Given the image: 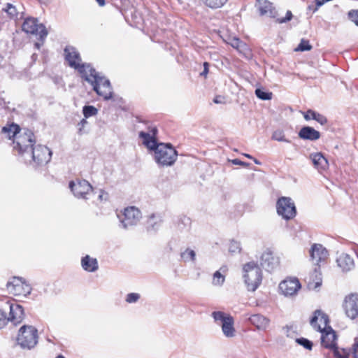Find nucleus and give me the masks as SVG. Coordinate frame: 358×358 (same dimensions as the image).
I'll list each match as a JSON object with an SVG mask.
<instances>
[{"label":"nucleus","mask_w":358,"mask_h":358,"mask_svg":"<svg viewBox=\"0 0 358 358\" xmlns=\"http://www.w3.org/2000/svg\"><path fill=\"white\" fill-rule=\"evenodd\" d=\"M64 56L69 65L78 71L82 78L93 86V90L97 94L106 100L112 98L113 91L109 80L100 76L90 64H82L80 54L74 47L66 46L64 49Z\"/></svg>","instance_id":"f257e3e1"},{"label":"nucleus","mask_w":358,"mask_h":358,"mask_svg":"<svg viewBox=\"0 0 358 358\" xmlns=\"http://www.w3.org/2000/svg\"><path fill=\"white\" fill-rule=\"evenodd\" d=\"M155 159L162 166H171L177 159L178 152L170 143H160L155 146Z\"/></svg>","instance_id":"f03ea898"},{"label":"nucleus","mask_w":358,"mask_h":358,"mask_svg":"<svg viewBox=\"0 0 358 358\" xmlns=\"http://www.w3.org/2000/svg\"><path fill=\"white\" fill-rule=\"evenodd\" d=\"M243 278L248 291H255L262 282L261 268L254 262L244 264L243 267Z\"/></svg>","instance_id":"7ed1b4c3"},{"label":"nucleus","mask_w":358,"mask_h":358,"mask_svg":"<svg viewBox=\"0 0 358 358\" xmlns=\"http://www.w3.org/2000/svg\"><path fill=\"white\" fill-rule=\"evenodd\" d=\"M38 330L31 325H23L18 331L17 342L24 349H31L38 343Z\"/></svg>","instance_id":"20e7f679"},{"label":"nucleus","mask_w":358,"mask_h":358,"mask_svg":"<svg viewBox=\"0 0 358 358\" xmlns=\"http://www.w3.org/2000/svg\"><path fill=\"white\" fill-rule=\"evenodd\" d=\"M35 143L34 135L30 130H27L24 134H20L13 141L14 149L20 154L28 155L33 149Z\"/></svg>","instance_id":"39448f33"},{"label":"nucleus","mask_w":358,"mask_h":358,"mask_svg":"<svg viewBox=\"0 0 358 358\" xmlns=\"http://www.w3.org/2000/svg\"><path fill=\"white\" fill-rule=\"evenodd\" d=\"M117 215L121 223V227L124 229L137 224L141 218V211L134 206L125 208Z\"/></svg>","instance_id":"423d86ee"},{"label":"nucleus","mask_w":358,"mask_h":358,"mask_svg":"<svg viewBox=\"0 0 358 358\" xmlns=\"http://www.w3.org/2000/svg\"><path fill=\"white\" fill-rule=\"evenodd\" d=\"M276 208L278 214L285 220L292 219L296 214L294 203L289 197L282 196L278 199Z\"/></svg>","instance_id":"0eeeda50"},{"label":"nucleus","mask_w":358,"mask_h":358,"mask_svg":"<svg viewBox=\"0 0 358 358\" xmlns=\"http://www.w3.org/2000/svg\"><path fill=\"white\" fill-rule=\"evenodd\" d=\"M22 30L28 34H34L39 37L40 40H45L48 35V31L43 24H38L37 20L29 17L22 24Z\"/></svg>","instance_id":"6e6552de"},{"label":"nucleus","mask_w":358,"mask_h":358,"mask_svg":"<svg viewBox=\"0 0 358 358\" xmlns=\"http://www.w3.org/2000/svg\"><path fill=\"white\" fill-rule=\"evenodd\" d=\"M7 289L15 296H27L31 293V288L22 278L13 277L7 282Z\"/></svg>","instance_id":"1a4fd4ad"},{"label":"nucleus","mask_w":358,"mask_h":358,"mask_svg":"<svg viewBox=\"0 0 358 358\" xmlns=\"http://www.w3.org/2000/svg\"><path fill=\"white\" fill-rule=\"evenodd\" d=\"M28 155L33 162L38 165L47 164L50 161L52 152L46 146L36 145Z\"/></svg>","instance_id":"9d476101"},{"label":"nucleus","mask_w":358,"mask_h":358,"mask_svg":"<svg viewBox=\"0 0 358 358\" xmlns=\"http://www.w3.org/2000/svg\"><path fill=\"white\" fill-rule=\"evenodd\" d=\"M69 188L74 196L79 199H87V196L93 192L92 185L85 180H79L76 182L71 181Z\"/></svg>","instance_id":"9b49d317"},{"label":"nucleus","mask_w":358,"mask_h":358,"mask_svg":"<svg viewBox=\"0 0 358 358\" xmlns=\"http://www.w3.org/2000/svg\"><path fill=\"white\" fill-rule=\"evenodd\" d=\"M343 309L348 317L355 320L358 317V294H350L345 297Z\"/></svg>","instance_id":"f8f14e48"},{"label":"nucleus","mask_w":358,"mask_h":358,"mask_svg":"<svg viewBox=\"0 0 358 358\" xmlns=\"http://www.w3.org/2000/svg\"><path fill=\"white\" fill-rule=\"evenodd\" d=\"M310 325L319 331H323L329 327V317L327 315L322 312L320 310H316L310 321Z\"/></svg>","instance_id":"ddd939ff"},{"label":"nucleus","mask_w":358,"mask_h":358,"mask_svg":"<svg viewBox=\"0 0 358 358\" xmlns=\"http://www.w3.org/2000/svg\"><path fill=\"white\" fill-rule=\"evenodd\" d=\"M279 288L284 295L292 296L301 288V284L297 278H289L281 282Z\"/></svg>","instance_id":"4468645a"},{"label":"nucleus","mask_w":358,"mask_h":358,"mask_svg":"<svg viewBox=\"0 0 358 358\" xmlns=\"http://www.w3.org/2000/svg\"><path fill=\"white\" fill-rule=\"evenodd\" d=\"M260 264L265 270L271 272L278 266L279 259L271 250H266L260 257Z\"/></svg>","instance_id":"2eb2a0df"},{"label":"nucleus","mask_w":358,"mask_h":358,"mask_svg":"<svg viewBox=\"0 0 358 358\" xmlns=\"http://www.w3.org/2000/svg\"><path fill=\"white\" fill-rule=\"evenodd\" d=\"M10 313L9 321H10L14 325H17L22 322L24 318V313L22 306L17 303H11L9 306Z\"/></svg>","instance_id":"dca6fc26"},{"label":"nucleus","mask_w":358,"mask_h":358,"mask_svg":"<svg viewBox=\"0 0 358 358\" xmlns=\"http://www.w3.org/2000/svg\"><path fill=\"white\" fill-rule=\"evenodd\" d=\"M320 332L322 333L321 343L322 346L331 350L336 347V335L331 327Z\"/></svg>","instance_id":"f3484780"},{"label":"nucleus","mask_w":358,"mask_h":358,"mask_svg":"<svg viewBox=\"0 0 358 358\" xmlns=\"http://www.w3.org/2000/svg\"><path fill=\"white\" fill-rule=\"evenodd\" d=\"M157 129L156 127H153L148 132L140 131L139 137L143 139V143L149 150H153L159 143L156 140Z\"/></svg>","instance_id":"a211bd4d"},{"label":"nucleus","mask_w":358,"mask_h":358,"mask_svg":"<svg viewBox=\"0 0 358 358\" xmlns=\"http://www.w3.org/2000/svg\"><path fill=\"white\" fill-rule=\"evenodd\" d=\"M310 258L313 264H319L320 262L326 259L328 256V251L320 244H314L310 251Z\"/></svg>","instance_id":"6ab92c4d"},{"label":"nucleus","mask_w":358,"mask_h":358,"mask_svg":"<svg viewBox=\"0 0 358 358\" xmlns=\"http://www.w3.org/2000/svg\"><path fill=\"white\" fill-rule=\"evenodd\" d=\"M255 6L261 15H266L270 17H275L276 11L273 8L272 3L267 0H257Z\"/></svg>","instance_id":"aec40b11"},{"label":"nucleus","mask_w":358,"mask_h":358,"mask_svg":"<svg viewBox=\"0 0 358 358\" xmlns=\"http://www.w3.org/2000/svg\"><path fill=\"white\" fill-rule=\"evenodd\" d=\"M298 135L303 140L311 141H317L320 138V133L309 126L303 127L299 131Z\"/></svg>","instance_id":"412c9836"},{"label":"nucleus","mask_w":358,"mask_h":358,"mask_svg":"<svg viewBox=\"0 0 358 358\" xmlns=\"http://www.w3.org/2000/svg\"><path fill=\"white\" fill-rule=\"evenodd\" d=\"M337 264L345 272L350 271L355 266L353 259L348 254H341L337 259Z\"/></svg>","instance_id":"4be33fe9"},{"label":"nucleus","mask_w":358,"mask_h":358,"mask_svg":"<svg viewBox=\"0 0 358 358\" xmlns=\"http://www.w3.org/2000/svg\"><path fill=\"white\" fill-rule=\"evenodd\" d=\"M314 166L317 170H325L328 167V161L320 152H316L310 155Z\"/></svg>","instance_id":"5701e85b"},{"label":"nucleus","mask_w":358,"mask_h":358,"mask_svg":"<svg viewBox=\"0 0 358 358\" xmlns=\"http://www.w3.org/2000/svg\"><path fill=\"white\" fill-rule=\"evenodd\" d=\"M81 266L87 272H95L99 268L96 259L92 258L90 255H86L82 258Z\"/></svg>","instance_id":"b1692460"},{"label":"nucleus","mask_w":358,"mask_h":358,"mask_svg":"<svg viewBox=\"0 0 358 358\" xmlns=\"http://www.w3.org/2000/svg\"><path fill=\"white\" fill-rule=\"evenodd\" d=\"M303 114L306 120H315L321 125H324L327 123V119L325 116L314 110H308L306 113H303Z\"/></svg>","instance_id":"393cba45"},{"label":"nucleus","mask_w":358,"mask_h":358,"mask_svg":"<svg viewBox=\"0 0 358 358\" xmlns=\"http://www.w3.org/2000/svg\"><path fill=\"white\" fill-rule=\"evenodd\" d=\"M250 322L259 329H265L268 325V320L263 315L255 314L249 318Z\"/></svg>","instance_id":"a878e982"},{"label":"nucleus","mask_w":358,"mask_h":358,"mask_svg":"<svg viewBox=\"0 0 358 358\" xmlns=\"http://www.w3.org/2000/svg\"><path fill=\"white\" fill-rule=\"evenodd\" d=\"M234 320L233 317L230 318L229 320L225 322L222 324L221 328L223 334L227 338H233L236 335V330L234 327Z\"/></svg>","instance_id":"bb28decb"},{"label":"nucleus","mask_w":358,"mask_h":358,"mask_svg":"<svg viewBox=\"0 0 358 358\" xmlns=\"http://www.w3.org/2000/svg\"><path fill=\"white\" fill-rule=\"evenodd\" d=\"M227 271V266H223L220 268L219 271H217L214 273L213 276V280H212V284L214 286L220 287L224 284V282L225 281V276L221 272L226 273Z\"/></svg>","instance_id":"cd10ccee"},{"label":"nucleus","mask_w":358,"mask_h":358,"mask_svg":"<svg viewBox=\"0 0 358 358\" xmlns=\"http://www.w3.org/2000/svg\"><path fill=\"white\" fill-rule=\"evenodd\" d=\"M212 317H213L215 322L220 324L221 327L223 323L230 320L232 317L229 314H227L222 311H214L212 313Z\"/></svg>","instance_id":"c85d7f7f"},{"label":"nucleus","mask_w":358,"mask_h":358,"mask_svg":"<svg viewBox=\"0 0 358 358\" xmlns=\"http://www.w3.org/2000/svg\"><path fill=\"white\" fill-rule=\"evenodd\" d=\"M2 131L4 134H8V137L9 139H11L12 138H14V139H15V137L19 135L18 134L20 133V127L17 124H12L8 127H4L2 129Z\"/></svg>","instance_id":"c756f323"},{"label":"nucleus","mask_w":358,"mask_h":358,"mask_svg":"<svg viewBox=\"0 0 358 358\" xmlns=\"http://www.w3.org/2000/svg\"><path fill=\"white\" fill-rule=\"evenodd\" d=\"M180 257L185 262H194L196 259V252L194 250L187 248L180 252Z\"/></svg>","instance_id":"7c9ffc66"},{"label":"nucleus","mask_w":358,"mask_h":358,"mask_svg":"<svg viewBox=\"0 0 358 358\" xmlns=\"http://www.w3.org/2000/svg\"><path fill=\"white\" fill-rule=\"evenodd\" d=\"M315 277L317 280L316 282H311L309 281L308 282V287L310 289H316L318 287H320L322 285V278L320 277L321 274L317 271V270H315Z\"/></svg>","instance_id":"2f4dec72"},{"label":"nucleus","mask_w":358,"mask_h":358,"mask_svg":"<svg viewBox=\"0 0 358 358\" xmlns=\"http://www.w3.org/2000/svg\"><path fill=\"white\" fill-rule=\"evenodd\" d=\"M203 2L208 7L212 8H217L222 6L227 0H202Z\"/></svg>","instance_id":"473e14b6"},{"label":"nucleus","mask_w":358,"mask_h":358,"mask_svg":"<svg viewBox=\"0 0 358 358\" xmlns=\"http://www.w3.org/2000/svg\"><path fill=\"white\" fill-rule=\"evenodd\" d=\"M271 138L279 142L290 143V141L285 138L283 131L280 129L273 131Z\"/></svg>","instance_id":"72a5a7b5"},{"label":"nucleus","mask_w":358,"mask_h":358,"mask_svg":"<svg viewBox=\"0 0 358 358\" xmlns=\"http://www.w3.org/2000/svg\"><path fill=\"white\" fill-rule=\"evenodd\" d=\"M83 113L85 118L94 116L97 114L98 110L93 106H85L83 107Z\"/></svg>","instance_id":"f704fd0d"},{"label":"nucleus","mask_w":358,"mask_h":358,"mask_svg":"<svg viewBox=\"0 0 358 358\" xmlns=\"http://www.w3.org/2000/svg\"><path fill=\"white\" fill-rule=\"evenodd\" d=\"M238 51L241 54L243 55L244 57H246V58H250L251 57V55H252L251 50H250V48L244 42H242L241 43V45H239V48L238 49Z\"/></svg>","instance_id":"c9c22d12"},{"label":"nucleus","mask_w":358,"mask_h":358,"mask_svg":"<svg viewBox=\"0 0 358 358\" xmlns=\"http://www.w3.org/2000/svg\"><path fill=\"white\" fill-rule=\"evenodd\" d=\"M312 49V45H310L309 41L308 40L301 39L300 43L295 49L296 51H308Z\"/></svg>","instance_id":"e433bc0d"},{"label":"nucleus","mask_w":358,"mask_h":358,"mask_svg":"<svg viewBox=\"0 0 358 358\" xmlns=\"http://www.w3.org/2000/svg\"><path fill=\"white\" fill-rule=\"evenodd\" d=\"M256 96L262 100H270L272 98V93L265 92L261 89H257L255 90Z\"/></svg>","instance_id":"4c0bfd02"},{"label":"nucleus","mask_w":358,"mask_h":358,"mask_svg":"<svg viewBox=\"0 0 358 358\" xmlns=\"http://www.w3.org/2000/svg\"><path fill=\"white\" fill-rule=\"evenodd\" d=\"M241 250V243L236 241H231L229 246V252L231 254L239 253Z\"/></svg>","instance_id":"58836bf2"},{"label":"nucleus","mask_w":358,"mask_h":358,"mask_svg":"<svg viewBox=\"0 0 358 358\" xmlns=\"http://www.w3.org/2000/svg\"><path fill=\"white\" fill-rule=\"evenodd\" d=\"M335 358H348L349 352L345 350H339L337 347L332 349Z\"/></svg>","instance_id":"ea45409f"},{"label":"nucleus","mask_w":358,"mask_h":358,"mask_svg":"<svg viewBox=\"0 0 358 358\" xmlns=\"http://www.w3.org/2000/svg\"><path fill=\"white\" fill-rule=\"evenodd\" d=\"M296 342L308 350H311L313 346L312 342L304 338H297Z\"/></svg>","instance_id":"a19ab883"},{"label":"nucleus","mask_w":358,"mask_h":358,"mask_svg":"<svg viewBox=\"0 0 358 358\" xmlns=\"http://www.w3.org/2000/svg\"><path fill=\"white\" fill-rule=\"evenodd\" d=\"M8 322L9 319H8L6 313L0 309V329L5 327Z\"/></svg>","instance_id":"79ce46f5"},{"label":"nucleus","mask_w":358,"mask_h":358,"mask_svg":"<svg viewBox=\"0 0 358 358\" xmlns=\"http://www.w3.org/2000/svg\"><path fill=\"white\" fill-rule=\"evenodd\" d=\"M140 299L138 293H129L127 295L126 301L129 303H136Z\"/></svg>","instance_id":"37998d69"},{"label":"nucleus","mask_w":358,"mask_h":358,"mask_svg":"<svg viewBox=\"0 0 358 358\" xmlns=\"http://www.w3.org/2000/svg\"><path fill=\"white\" fill-rule=\"evenodd\" d=\"M4 10L7 12L8 15L12 17L17 16V10L15 7L10 3L7 4L6 8H5Z\"/></svg>","instance_id":"c03bdc74"},{"label":"nucleus","mask_w":358,"mask_h":358,"mask_svg":"<svg viewBox=\"0 0 358 358\" xmlns=\"http://www.w3.org/2000/svg\"><path fill=\"white\" fill-rule=\"evenodd\" d=\"M348 17L356 25L358 26V10H352L348 13Z\"/></svg>","instance_id":"a18cd8bd"},{"label":"nucleus","mask_w":358,"mask_h":358,"mask_svg":"<svg viewBox=\"0 0 358 358\" xmlns=\"http://www.w3.org/2000/svg\"><path fill=\"white\" fill-rule=\"evenodd\" d=\"M292 18V13L290 10H287V13H286V16L285 17H282V18H278L277 20V22L278 23H285V22H287L289 20H291V19Z\"/></svg>","instance_id":"49530a36"},{"label":"nucleus","mask_w":358,"mask_h":358,"mask_svg":"<svg viewBox=\"0 0 358 358\" xmlns=\"http://www.w3.org/2000/svg\"><path fill=\"white\" fill-rule=\"evenodd\" d=\"M243 41H241L239 38H233L229 44L235 49H236L238 50V48H239V45H241V43H242Z\"/></svg>","instance_id":"de8ad7c7"},{"label":"nucleus","mask_w":358,"mask_h":358,"mask_svg":"<svg viewBox=\"0 0 358 358\" xmlns=\"http://www.w3.org/2000/svg\"><path fill=\"white\" fill-rule=\"evenodd\" d=\"M352 354L354 358H358V338L355 339V343L352 345Z\"/></svg>","instance_id":"09e8293b"},{"label":"nucleus","mask_w":358,"mask_h":358,"mask_svg":"<svg viewBox=\"0 0 358 358\" xmlns=\"http://www.w3.org/2000/svg\"><path fill=\"white\" fill-rule=\"evenodd\" d=\"M213 102L217 104H223L225 103V98L223 96H216L214 99Z\"/></svg>","instance_id":"8fccbe9b"},{"label":"nucleus","mask_w":358,"mask_h":358,"mask_svg":"<svg viewBox=\"0 0 358 358\" xmlns=\"http://www.w3.org/2000/svg\"><path fill=\"white\" fill-rule=\"evenodd\" d=\"M87 124V121L86 119H83L78 124V134H82V130L84 128V127Z\"/></svg>","instance_id":"3c124183"},{"label":"nucleus","mask_w":358,"mask_h":358,"mask_svg":"<svg viewBox=\"0 0 358 358\" xmlns=\"http://www.w3.org/2000/svg\"><path fill=\"white\" fill-rule=\"evenodd\" d=\"M98 197L101 201H106L108 199V193L105 192L103 190H100V193H99Z\"/></svg>","instance_id":"603ef678"},{"label":"nucleus","mask_w":358,"mask_h":358,"mask_svg":"<svg viewBox=\"0 0 358 358\" xmlns=\"http://www.w3.org/2000/svg\"><path fill=\"white\" fill-rule=\"evenodd\" d=\"M208 63L204 62L203 63V71L201 73V76H206L208 73Z\"/></svg>","instance_id":"864d4df0"},{"label":"nucleus","mask_w":358,"mask_h":358,"mask_svg":"<svg viewBox=\"0 0 358 358\" xmlns=\"http://www.w3.org/2000/svg\"><path fill=\"white\" fill-rule=\"evenodd\" d=\"M232 163L235 165H241V166H245L248 165L247 163L242 162V161L239 160L238 159H233Z\"/></svg>","instance_id":"5fc2aeb1"},{"label":"nucleus","mask_w":358,"mask_h":358,"mask_svg":"<svg viewBox=\"0 0 358 358\" xmlns=\"http://www.w3.org/2000/svg\"><path fill=\"white\" fill-rule=\"evenodd\" d=\"M41 43L36 42V43H35V44H34V45L36 46V48L37 49H39V48H40V47H41V46L43 45V43L44 40H43V41L41 40Z\"/></svg>","instance_id":"6e6d98bb"},{"label":"nucleus","mask_w":358,"mask_h":358,"mask_svg":"<svg viewBox=\"0 0 358 358\" xmlns=\"http://www.w3.org/2000/svg\"><path fill=\"white\" fill-rule=\"evenodd\" d=\"M99 6H103L105 4V0H96Z\"/></svg>","instance_id":"4d7b16f0"},{"label":"nucleus","mask_w":358,"mask_h":358,"mask_svg":"<svg viewBox=\"0 0 358 358\" xmlns=\"http://www.w3.org/2000/svg\"><path fill=\"white\" fill-rule=\"evenodd\" d=\"M253 160L256 164H259V165L261 164V162L259 160H257V159L253 158Z\"/></svg>","instance_id":"13d9d810"},{"label":"nucleus","mask_w":358,"mask_h":358,"mask_svg":"<svg viewBox=\"0 0 358 358\" xmlns=\"http://www.w3.org/2000/svg\"><path fill=\"white\" fill-rule=\"evenodd\" d=\"M244 156L249 159H253V157L249 154H244Z\"/></svg>","instance_id":"bf43d9fd"},{"label":"nucleus","mask_w":358,"mask_h":358,"mask_svg":"<svg viewBox=\"0 0 358 358\" xmlns=\"http://www.w3.org/2000/svg\"><path fill=\"white\" fill-rule=\"evenodd\" d=\"M40 2H42V3H47L48 1H49L50 0H38Z\"/></svg>","instance_id":"052dcab7"},{"label":"nucleus","mask_w":358,"mask_h":358,"mask_svg":"<svg viewBox=\"0 0 358 358\" xmlns=\"http://www.w3.org/2000/svg\"><path fill=\"white\" fill-rule=\"evenodd\" d=\"M56 358H64L62 355H59L58 357H57Z\"/></svg>","instance_id":"680f3d73"}]
</instances>
